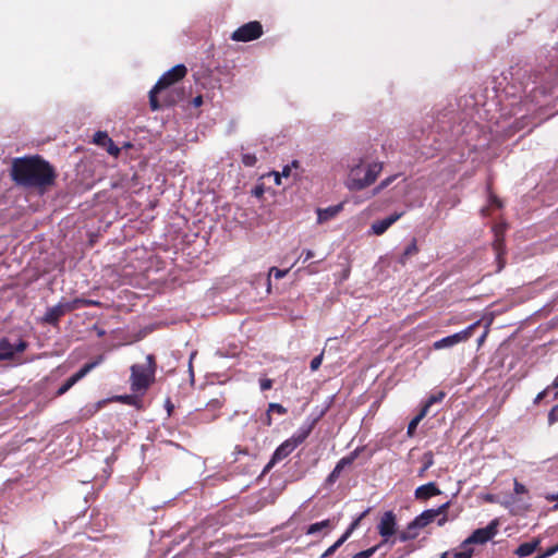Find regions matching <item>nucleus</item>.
<instances>
[{"label":"nucleus","instance_id":"nucleus-43","mask_svg":"<svg viewBox=\"0 0 558 558\" xmlns=\"http://www.w3.org/2000/svg\"><path fill=\"white\" fill-rule=\"evenodd\" d=\"M314 256V252L311 250H305L302 252L300 258H303V263L307 262Z\"/></svg>","mask_w":558,"mask_h":558},{"label":"nucleus","instance_id":"nucleus-6","mask_svg":"<svg viewBox=\"0 0 558 558\" xmlns=\"http://www.w3.org/2000/svg\"><path fill=\"white\" fill-rule=\"evenodd\" d=\"M80 302L81 301H65L62 300L58 304L48 307L44 317L43 322L49 325H57L58 322L62 316L65 314L80 308Z\"/></svg>","mask_w":558,"mask_h":558},{"label":"nucleus","instance_id":"nucleus-49","mask_svg":"<svg viewBox=\"0 0 558 558\" xmlns=\"http://www.w3.org/2000/svg\"><path fill=\"white\" fill-rule=\"evenodd\" d=\"M290 172H291V166H288V165H287V166H284V167H283V169H282V171H281V173H280V174H281L282 177L288 178V177L290 175Z\"/></svg>","mask_w":558,"mask_h":558},{"label":"nucleus","instance_id":"nucleus-55","mask_svg":"<svg viewBox=\"0 0 558 558\" xmlns=\"http://www.w3.org/2000/svg\"><path fill=\"white\" fill-rule=\"evenodd\" d=\"M262 193H263V190H262V189H257V190L255 191V195H260Z\"/></svg>","mask_w":558,"mask_h":558},{"label":"nucleus","instance_id":"nucleus-19","mask_svg":"<svg viewBox=\"0 0 558 558\" xmlns=\"http://www.w3.org/2000/svg\"><path fill=\"white\" fill-rule=\"evenodd\" d=\"M417 253H418V247H417L416 239L413 238L411 240V242L407 245V247L404 248L402 254L399 256L398 262L404 266L408 263V260L411 257H413L414 255H416Z\"/></svg>","mask_w":558,"mask_h":558},{"label":"nucleus","instance_id":"nucleus-27","mask_svg":"<svg viewBox=\"0 0 558 558\" xmlns=\"http://www.w3.org/2000/svg\"><path fill=\"white\" fill-rule=\"evenodd\" d=\"M348 539V534H342L327 550L323 554V558L331 556L345 541Z\"/></svg>","mask_w":558,"mask_h":558},{"label":"nucleus","instance_id":"nucleus-8","mask_svg":"<svg viewBox=\"0 0 558 558\" xmlns=\"http://www.w3.org/2000/svg\"><path fill=\"white\" fill-rule=\"evenodd\" d=\"M476 325L477 323L472 324L459 332H456L453 335L447 336L435 341L433 343V348L435 350L448 349L469 340L472 337L473 330L476 327Z\"/></svg>","mask_w":558,"mask_h":558},{"label":"nucleus","instance_id":"nucleus-52","mask_svg":"<svg viewBox=\"0 0 558 558\" xmlns=\"http://www.w3.org/2000/svg\"><path fill=\"white\" fill-rule=\"evenodd\" d=\"M553 387L558 388V376L555 378V380L553 383Z\"/></svg>","mask_w":558,"mask_h":558},{"label":"nucleus","instance_id":"nucleus-53","mask_svg":"<svg viewBox=\"0 0 558 558\" xmlns=\"http://www.w3.org/2000/svg\"><path fill=\"white\" fill-rule=\"evenodd\" d=\"M439 558H449V551L442 553Z\"/></svg>","mask_w":558,"mask_h":558},{"label":"nucleus","instance_id":"nucleus-24","mask_svg":"<svg viewBox=\"0 0 558 558\" xmlns=\"http://www.w3.org/2000/svg\"><path fill=\"white\" fill-rule=\"evenodd\" d=\"M426 409H421V411L418 412V414H416L412 420L411 422L409 423L408 425V435L409 436H413L414 433H415V429L418 425V423L426 416Z\"/></svg>","mask_w":558,"mask_h":558},{"label":"nucleus","instance_id":"nucleus-12","mask_svg":"<svg viewBox=\"0 0 558 558\" xmlns=\"http://www.w3.org/2000/svg\"><path fill=\"white\" fill-rule=\"evenodd\" d=\"M449 504L445 502L436 509H427L414 519V524L423 529L433 522L439 514L444 513Z\"/></svg>","mask_w":558,"mask_h":558},{"label":"nucleus","instance_id":"nucleus-40","mask_svg":"<svg viewBox=\"0 0 558 558\" xmlns=\"http://www.w3.org/2000/svg\"><path fill=\"white\" fill-rule=\"evenodd\" d=\"M495 231H496V236H497V239L495 241V246H496V251H497V258L499 259L500 255H501L500 247H501L502 241H501V239H499V234H498L499 231L497 228L495 229Z\"/></svg>","mask_w":558,"mask_h":558},{"label":"nucleus","instance_id":"nucleus-39","mask_svg":"<svg viewBox=\"0 0 558 558\" xmlns=\"http://www.w3.org/2000/svg\"><path fill=\"white\" fill-rule=\"evenodd\" d=\"M513 490L517 495L526 493L525 486L523 484L519 483L518 481H514Z\"/></svg>","mask_w":558,"mask_h":558},{"label":"nucleus","instance_id":"nucleus-33","mask_svg":"<svg viewBox=\"0 0 558 558\" xmlns=\"http://www.w3.org/2000/svg\"><path fill=\"white\" fill-rule=\"evenodd\" d=\"M368 513V509H366L364 512L360 514L357 519H355L350 526L347 529V531L343 534H348V538L351 536L352 532L359 526L360 521Z\"/></svg>","mask_w":558,"mask_h":558},{"label":"nucleus","instance_id":"nucleus-28","mask_svg":"<svg viewBox=\"0 0 558 558\" xmlns=\"http://www.w3.org/2000/svg\"><path fill=\"white\" fill-rule=\"evenodd\" d=\"M473 555V548L471 546L463 547V542L460 545L459 550L452 553L453 558H471Z\"/></svg>","mask_w":558,"mask_h":558},{"label":"nucleus","instance_id":"nucleus-44","mask_svg":"<svg viewBox=\"0 0 558 558\" xmlns=\"http://www.w3.org/2000/svg\"><path fill=\"white\" fill-rule=\"evenodd\" d=\"M73 301H82L80 302V307L81 306H88V305H98L99 303L97 301H93V300H85V299H74Z\"/></svg>","mask_w":558,"mask_h":558},{"label":"nucleus","instance_id":"nucleus-35","mask_svg":"<svg viewBox=\"0 0 558 558\" xmlns=\"http://www.w3.org/2000/svg\"><path fill=\"white\" fill-rule=\"evenodd\" d=\"M108 144L105 146L108 154L111 156L117 157L120 154V148L113 143V141L110 138V142H107Z\"/></svg>","mask_w":558,"mask_h":558},{"label":"nucleus","instance_id":"nucleus-30","mask_svg":"<svg viewBox=\"0 0 558 558\" xmlns=\"http://www.w3.org/2000/svg\"><path fill=\"white\" fill-rule=\"evenodd\" d=\"M289 272V269H279L277 267H271L269 269L268 274V283H270V278L274 277L275 279H281L287 276Z\"/></svg>","mask_w":558,"mask_h":558},{"label":"nucleus","instance_id":"nucleus-48","mask_svg":"<svg viewBox=\"0 0 558 558\" xmlns=\"http://www.w3.org/2000/svg\"><path fill=\"white\" fill-rule=\"evenodd\" d=\"M192 104L194 107H199L203 105V97L202 96H196L193 100H192Z\"/></svg>","mask_w":558,"mask_h":558},{"label":"nucleus","instance_id":"nucleus-41","mask_svg":"<svg viewBox=\"0 0 558 558\" xmlns=\"http://www.w3.org/2000/svg\"><path fill=\"white\" fill-rule=\"evenodd\" d=\"M549 389H550V387H547L546 389H544L543 391L537 393V396L534 399V403L538 404L547 396Z\"/></svg>","mask_w":558,"mask_h":558},{"label":"nucleus","instance_id":"nucleus-38","mask_svg":"<svg viewBox=\"0 0 558 558\" xmlns=\"http://www.w3.org/2000/svg\"><path fill=\"white\" fill-rule=\"evenodd\" d=\"M259 386L262 391H266L272 387V380L268 378L262 379Z\"/></svg>","mask_w":558,"mask_h":558},{"label":"nucleus","instance_id":"nucleus-16","mask_svg":"<svg viewBox=\"0 0 558 558\" xmlns=\"http://www.w3.org/2000/svg\"><path fill=\"white\" fill-rule=\"evenodd\" d=\"M341 209H342L341 204L329 206L327 208H318L317 209V222L324 223V222L332 219L341 211Z\"/></svg>","mask_w":558,"mask_h":558},{"label":"nucleus","instance_id":"nucleus-34","mask_svg":"<svg viewBox=\"0 0 558 558\" xmlns=\"http://www.w3.org/2000/svg\"><path fill=\"white\" fill-rule=\"evenodd\" d=\"M242 162L246 167H254L257 162V158L254 154L246 153L242 155Z\"/></svg>","mask_w":558,"mask_h":558},{"label":"nucleus","instance_id":"nucleus-13","mask_svg":"<svg viewBox=\"0 0 558 558\" xmlns=\"http://www.w3.org/2000/svg\"><path fill=\"white\" fill-rule=\"evenodd\" d=\"M359 456V450L352 451L349 456L341 458L327 477L328 484H333L340 476L342 470L351 465Z\"/></svg>","mask_w":558,"mask_h":558},{"label":"nucleus","instance_id":"nucleus-18","mask_svg":"<svg viewBox=\"0 0 558 558\" xmlns=\"http://www.w3.org/2000/svg\"><path fill=\"white\" fill-rule=\"evenodd\" d=\"M141 395L140 393H135L133 392V395H121V396H116L113 397L112 400L117 401V402H120V403H123V404H128V405H132L136 409H140L142 407V399H141Z\"/></svg>","mask_w":558,"mask_h":558},{"label":"nucleus","instance_id":"nucleus-47","mask_svg":"<svg viewBox=\"0 0 558 558\" xmlns=\"http://www.w3.org/2000/svg\"><path fill=\"white\" fill-rule=\"evenodd\" d=\"M546 499L549 501H557V504L554 506V509H558V493L557 494H550L546 496Z\"/></svg>","mask_w":558,"mask_h":558},{"label":"nucleus","instance_id":"nucleus-22","mask_svg":"<svg viewBox=\"0 0 558 558\" xmlns=\"http://www.w3.org/2000/svg\"><path fill=\"white\" fill-rule=\"evenodd\" d=\"M14 355V348L8 339L0 341V360H10Z\"/></svg>","mask_w":558,"mask_h":558},{"label":"nucleus","instance_id":"nucleus-20","mask_svg":"<svg viewBox=\"0 0 558 558\" xmlns=\"http://www.w3.org/2000/svg\"><path fill=\"white\" fill-rule=\"evenodd\" d=\"M420 530L421 527H418V525H415L413 520L408 524L405 530L399 533L398 538L402 543L408 542L410 539H414L418 535Z\"/></svg>","mask_w":558,"mask_h":558},{"label":"nucleus","instance_id":"nucleus-42","mask_svg":"<svg viewBox=\"0 0 558 558\" xmlns=\"http://www.w3.org/2000/svg\"><path fill=\"white\" fill-rule=\"evenodd\" d=\"M557 551H558V544L553 547H549L544 554H542V556H543V558H547V557L555 555Z\"/></svg>","mask_w":558,"mask_h":558},{"label":"nucleus","instance_id":"nucleus-57","mask_svg":"<svg viewBox=\"0 0 558 558\" xmlns=\"http://www.w3.org/2000/svg\"><path fill=\"white\" fill-rule=\"evenodd\" d=\"M557 397H558V391L555 393V398H557Z\"/></svg>","mask_w":558,"mask_h":558},{"label":"nucleus","instance_id":"nucleus-14","mask_svg":"<svg viewBox=\"0 0 558 558\" xmlns=\"http://www.w3.org/2000/svg\"><path fill=\"white\" fill-rule=\"evenodd\" d=\"M402 216H403V213H393L384 219L374 221L371 226V233H373L375 235L384 234Z\"/></svg>","mask_w":558,"mask_h":558},{"label":"nucleus","instance_id":"nucleus-31","mask_svg":"<svg viewBox=\"0 0 558 558\" xmlns=\"http://www.w3.org/2000/svg\"><path fill=\"white\" fill-rule=\"evenodd\" d=\"M399 177V174H395V175H390L388 178H386L385 180H383L378 186H376V189L374 190V194H378L381 190L388 187L397 178Z\"/></svg>","mask_w":558,"mask_h":558},{"label":"nucleus","instance_id":"nucleus-46","mask_svg":"<svg viewBox=\"0 0 558 558\" xmlns=\"http://www.w3.org/2000/svg\"><path fill=\"white\" fill-rule=\"evenodd\" d=\"M26 347H27V345H26V342H24V341H22V340H21V341H19L15 345H13V348H14V353H16V352H23V351L26 349Z\"/></svg>","mask_w":558,"mask_h":558},{"label":"nucleus","instance_id":"nucleus-26","mask_svg":"<svg viewBox=\"0 0 558 558\" xmlns=\"http://www.w3.org/2000/svg\"><path fill=\"white\" fill-rule=\"evenodd\" d=\"M445 392L444 391H438L437 393H434L425 402V404L423 405L422 409H426V414L428 413L429 411V408L435 404V403H438V402H441L442 399L445 398Z\"/></svg>","mask_w":558,"mask_h":558},{"label":"nucleus","instance_id":"nucleus-9","mask_svg":"<svg viewBox=\"0 0 558 558\" xmlns=\"http://www.w3.org/2000/svg\"><path fill=\"white\" fill-rule=\"evenodd\" d=\"M262 35H263L262 24L257 21H253V22H248V23L240 26L238 29H235L231 35V39L234 41L246 43V41L257 39Z\"/></svg>","mask_w":558,"mask_h":558},{"label":"nucleus","instance_id":"nucleus-45","mask_svg":"<svg viewBox=\"0 0 558 558\" xmlns=\"http://www.w3.org/2000/svg\"><path fill=\"white\" fill-rule=\"evenodd\" d=\"M489 204L492 206H496L497 208H500L502 206L500 199L496 197L495 195H489Z\"/></svg>","mask_w":558,"mask_h":558},{"label":"nucleus","instance_id":"nucleus-1","mask_svg":"<svg viewBox=\"0 0 558 558\" xmlns=\"http://www.w3.org/2000/svg\"><path fill=\"white\" fill-rule=\"evenodd\" d=\"M12 180L21 186L47 191L54 184V168L40 156L16 158L11 168Z\"/></svg>","mask_w":558,"mask_h":558},{"label":"nucleus","instance_id":"nucleus-36","mask_svg":"<svg viewBox=\"0 0 558 558\" xmlns=\"http://www.w3.org/2000/svg\"><path fill=\"white\" fill-rule=\"evenodd\" d=\"M323 359H324V352H322L320 354H318L311 361L310 366L313 372H315L319 368V366L322 365Z\"/></svg>","mask_w":558,"mask_h":558},{"label":"nucleus","instance_id":"nucleus-50","mask_svg":"<svg viewBox=\"0 0 558 558\" xmlns=\"http://www.w3.org/2000/svg\"><path fill=\"white\" fill-rule=\"evenodd\" d=\"M282 175L280 173H276V177H275V183L277 185H280L281 184V178Z\"/></svg>","mask_w":558,"mask_h":558},{"label":"nucleus","instance_id":"nucleus-3","mask_svg":"<svg viewBox=\"0 0 558 558\" xmlns=\"http://www.w3.org/2000/svg\"><path fill=\"white\" fill-rule=\"evenodd\" d=\"M325 410L320 412L317 417L306 418L305 422L298 428V430L287 440H284L272 453L270 461L264 469V472H268L276 463L287 458L312 433L317 421L324 415Z\"/></svg>","mask_w":558,"mask_h":558},{"label":"nucleus","instance_id":"nucleus-25","mask_svg":"<svg viewBox=\"0 0 558 558\" xmlns=\"http://www.w3.org/2000/svg\"><path fill=\"white\" fill-rule=\"evenodd\" d=\"M269 412H275L279 415H283L287 413V409L279 403H270L268 407V412L266 413L267 425H271V417H270Z\"/></svg>","mask_w":558,"mask_h":558},{"label":"nucleus","instance_id":"nucleus-51","mask_svg":"<svg viewBox=\"0 0 558 558\" xmlns=\"http://www.w3.org/2000/svg\"><path fill=\"white\" fill-rule=\"evenodd\" d=\"M290 166H291V168H298L299 167V161L298 160H293Z\"/></svg>","mask_w":558,"mask_h":558},{"label":"nucleus","instance_id":"nucleus-10","mask_svg":"<svg viewBox=\"0 0 558 558\" xmlns=\"http://www.w3.org/2000/svg\"><path fill=\"white\" fill-rule=\"evenodd\" d=\"M104 361V356L99 355L95 361L85 364L78 372L69 377L64 384L60 386L57 396H62L69 391L77 381L83 379L89 372L97 367Z\"/></svg>","mask_w":558,"mask_h":558},{"label":"nucleus","instance_id":"nucleus-17","mask_svg":"<svg viewBox=\"0 0 558 558\" xmlns=\"http://www.w3.org/2000/svg\"><path fill=\"white\" fill-rule=\"evenodd\" d=\"M333 525L329 519L313 523L307 526L306 535H315L323 532L325 535L332 530Z\"/></svg>","mask_w":558,"mask_h":558},{"label":"nucleus","instance_id":"nucleus-4","mask_svg":"<svg viewBox=\"0 0 558 558\" xmlns=\"http://www.w3.org/2000/svg\"><path fill=\"white\" fill-rule=\"evenodd\" d=\"M156 361L153 354L146 355L144 364H133L131 366V390L141 396L145 395L149 386L155 380Z\"/></svg>","mask_w":558,"mask_h":558},{"label":"nucleus","instance_id":"nucleus-54","mask_svg":"<svg viewBox=\"0 0 558 558\" xmlns=\"http://www.w3.org/2000/svg\"><path fill=\"white\" fill-rule=\"evenodd\" d=\"M445 521H446V518H445V517H444V518H441V519L438 521V525H442V524L445 523Z\"/></svg>","mask_w":558,"mask_h":558},{"label":"nucleus","instance_id":"nucleus-29","mask_svg":"<svg viewBox=\"0 0 558 558\" xmlns=\"http://www.w3.org/2000/svg\"><path fill=\"white\" fill-rule=\"evenodd\" d=\"M107 142H110V137L108 136V134L106 132L98 131L94 134V143L95 144L105 147L108 144Z\"/></svg>","mask_w":558,"mask_h":558},{"label":"nucleus","instance_id":"nucleus-2","mask_svg":"<svg viewBox=\"0 0 558 558\" xmlns=\"http://www.w3.org/2000/svg\"><path fill=\"white\" fill-rule=\"evenodd\" d=\"M381 170V162L364 165L362 158L353 160L352 163L349 165V173L345 181V186L350 191H362L376 181Z\"/></svg>","mask_w":558,"mask_h":558},{"label":"nucleus","instance_id":"nucleus-56","mask_svg":"<svg viewBox=\"0 0 558 558\" xmlns=\"http://www.w3.org/2000/svg\"><path fill=\"white\" fill-rule=\"evenodd\" d=\"M534 558H543V556H542V555H538V556H536V557H534Z\"/></svg>","mask_w":558,"mask_h":558},{"label":"nucleus","instance_id":"nucleus-23","mask_svg":"<svg viewBox=\"0 0 558 558\" xmlns=\"http://www.w3.org/2000/svg\"><path fill=\"white\" fill-rule=\"evenodd\" d=\"M434 465V454L432 451H427L422 457V468L418 470L417 475L423 477L426 471Z\"/></svg>","mask_w":558,"mask_h":558},{"label":"nucleus","instance_id":"nucleus-7","mask_svg":"<svg viewBox=\"0 0 558 558\" xmlns=\"http://www.w3.org/2000/svg\"><path fill=\"white\" fill-rule=\"evenodd\" d=\"M498 532V521H490L485 527L475 530L468 538L463 541V547L473 544H485L496 536Z\"/></svg>","mask_w":558,"mask_h":558},{"label":"nucleus","instance_id":"nucleus-15","mask_svg":"<svg viewBox=\"0 0 558 558\" xmlns=\"http://www.w3.org/2000/svg\"><path fill=\"white\" fill-rule=\"evenodd\" d=\"M440 490L437 487V485L434 482H429L427 484L418 486L415 492V498L416 499H423L426 500L433 496L439 495Z\"/></svg>","mask_w":558,"mask_h":558},{"label":"nucleus","instance_id":"nucleus-32","mask_svg":"<svg viewBox=\"0 0 558 558\" xmlns=\"http://www.w3.org/2000/svg\"><path fill=\"white\" fill-rule=\"evenodd\" d=\"M380 546H381V544L373 546L368 549L362 550V551L355 554L352 558H371Z\"/></svg>","mask_w":558,"mask_h":558},{"label":"nucleus","instance_id":"nucleus-37","mask_svg":"<svg viewBox=\"0 0 558 558\" xmlns=\"http://www.w3.org/2000/svg\"><path fill=\"white\" fill-rule=\"evenodd\" d=\"M548 422L549 424L558 422V404L555 405L548 413Z\"/></svg>","mask_w":558,"mask_h":558},{"label":"nucleus","instance_id":"nucleus-21","mask_svg":"<svg viewBox=\"0 0 558 558\" xmlns=\"http://www.w3.org/2000/svg\"><path fill=\"white\" fill-rule=\"evenodd\" d=\"M539 545V541L538 539H534L532 542H527V543H523L521 544L517 549H515V555L519 556V557H527L530 556L531 554H533L537 546Z\"/></svg>","mask_w":558,"mask_h":558},{"label":"nucleus","instance_id":"nucleus-11","mask_svg":"<svg viewBox=\"0 0 558 558\" xmlns=\"http://www.w3.org/2000/svg\"><path fill=\"white\" fill-rule=\"evenodd\" d=\"M397 518L392 511H386L377 525L378 533L383 537L381 545L389 542L390 537L396 534Z\"/></svg>","mask_w":558,"mask_h":558},{"label":"nucleus","instance_id":"nucleus-5","mask_svg":"<svg viewBox=\"0 0 558 558\" xmlns=\"http://www.w3.org/2000/svg\"><path fill=\"white\" fill-rule=\"evenodd\" d=\"M187 70L184 64H177L159 77L155 86L149 92V105L151 110L156 111L162 107V104L159 102L157 98V94L183 78Z\"/></svg>","mask_w":558,"mask_h":558}]
</instances>
